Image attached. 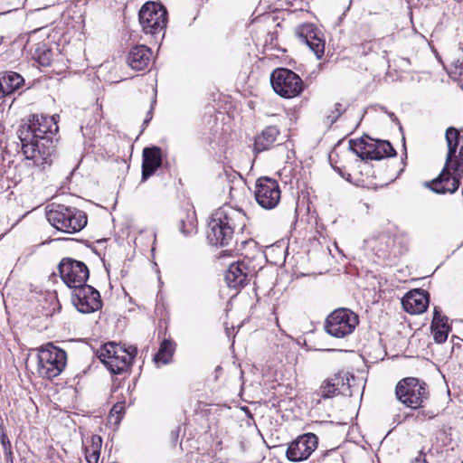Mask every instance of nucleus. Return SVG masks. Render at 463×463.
<instances>
[{
  "mask_svg": "<svg viewBox=\"0 0 463 463\" xmlns=\"http://www.w3.org/2000/svg\"><path fill=\"white\" fill-rule=\"evenodd\" d=\"M270 82L274 91L285 99L295 98L304 90L302 79L286 68L274 70L270 75Z\"/></svg>",
  "mask_w": 463,
  "mask_h": 463,
  "instance_id": "obj_7",
  "label": "nucleus"
},
{
  "mask_svg": "<svg viewBox=\"0 0 463 463\" xmlns=\"http://www.w3.org/2000/svg\"><path fill=\"white\" fill-rule=\"evenodd\" d=\"M156 103V99H154L152 101V105H151V108L149 109V111L147 112L146 114V118L144 119L143 121V126L146 127L148 125V123L151 121L152 118H153V105Z\"/></svg>",
  "mask_w": 463,
  "mask_h": 463,
  "instance_id": "obj_35",
  "label": "nucleus"
},
{
  "mask_svg": "<svg viewBox=\"0 0 463 463\" xmlns=\"http://www.w3.org/2000/svg\"><path fill=\"white\" fill-rule=\"evenodd\" d=\"M297 35L299 41L305 43L315 53L317 59H321L325 52V41L319 36L318 30L314 24H307L298 27Z\"/></svg>",
  "mask_w": 463,
  "mask_h": 463,
  "instance_id": "obj_14",
  "label": "nucleus"
},
{
  "mask_svg": "<svg viewBox=\"0 0 463 463\" xmlns=\"http://www.w3.org/2000/svg\"><path fill=\"white\" fill-rule=\"evenodd\" d=\"M102 445V439L99 435H92L90 437V444L84 447L85 458L87 463H98L100 449Z\"/></svg>",
  "mask_w": 463,
  "mask_h": 463,
  "instance_id": "obj_25",
  "label": "nucleus"
},
{
  "mask_svg": "<svg viewBox=\"0 0 463 463\" xmlns=\"http://www.w3.org/2000/svg\"><path fill=\"white\" fill-rule=\"evenodd\" d=\"M72 303L83 314L99 310L102 304L99 292L90 285H83L72 290Z\"/></svg>",
  "mask_w": 463,
  "mask_h": 463,
  "instance_id": "obj_11",
  "label": "nucleus"
},
{
  "mask_svg": "<svg viewBox=\"0 0 463 463\" xmlns=\"http://www.w3.org/2000/svg\"><path fill=\"white\" fill-rule=\"evenodd\" d=\"M96 354L111 373L120 374L131 366L137 354V348L134 345L126 347L115 342H108L97 350Z\"/></svg>",
  "mask_w": 463,
  "mask_h": 463,
  "instance_id": "obj_4",
  "label": "nucleus"
},
{
  "mask_svg": "<svg viewBox=\"0 0 463 463\" xmlns=\"http://www.w3.org/2000/svg\"><path fill=\"white\" fill-rule=\"evenodd\" d=\"M445 137L448 146V153L444 166L440 174L436 177V183H438V184L448 181L449 177V165L451 162H453L454 157H456V153L459 146L460 132L458 129L450 127L446 130Z\"/></svg>",
  "mask_w": 463,
  "mask_h": 463,
  "instance_id": "obj_15",
  "label": "nucleus"
},
{
  "mask_svg": "<svg viewBox=\"0 0 463 463\" xmlns=\"http://www.w3.org/2000/svg\"><path fill=\"white\" fill-rule=\"evenodd\" d=\"M395 394L402 404L413 410L423 407L429 398L427 384L415 377L401 380L396 385Z\"/></svg>",
  "mask_w": 463,
  "mask_h": 463,
  "instance_id": "obj_5",
  "label": "nucleus"
},
{
  "mask_svg": "<svg viewBox=\"0 0 463 463\" xmlns=\"http://www.w3.org/2000/svg\"><path fill=\"white\" fill-rule=\"evenodd\" d=\"M179 230L184 236H190L196 232V224L194 214H187L186 220L181 219L179 222Z\"/></svg>",
  "mask_w": 463,
  "mask_h": 463,
  "instance_id": "obj_28",
  "label": "nucleus"
},
{
  "mask_svg": "<svg viewBox=\"0 0 463 463\" xmlns=\"http://www.w3.org/2000/svg\"><path fill=\"white\" fill-rule=\"evenodd\" d=\"M124 409V405L122 403H116L113 408L111 409V412L113 413H117V414H119L122 410Z\"/></svg>",
  "mask_w": 463,
  "mask_h": 463,
  "instance_id": "obj_36",
  "label": "nucleus"
},
{
  "mask_svg": "<svg viewBox=\"0 0 463 463\" xmlns=\"http://www.w3.org/2000/svg\"><path fill=\"white\" fill-rule=\"evenodd\" d=\"M383 39H374L371 41H364L361 43L359 50L363 55H368L370 52H373L376 48H380L383 43Z\"/></svg>",
  "mask_w": 463,
  "mask_h": 463,
  "instance_id": "obj_31",
  "label": "nucleus"
},
{
  "mask_svg": "<svg viewBox=\"0 0 463 463\" xmlns=\"http://www.w3.org/2000/svg\"><path fill=\"white\" fill-rule=\"evenodd\" d=\"M379 241H380L381 242H385V243H389V242H392V240L390 237H387V236H381V237L379 238Z\"/></svg>",
  "mask_w": 463,
  "mask_h": 463,
  "instance_id": "obj_38",
  "label": "nucleus"
},
{
  "mask_svg": "<svg viewBox=\"0 0 463 463\" xmlns=\"http://www.w3.org/2000/svg\"><path fill=\"white\" fill-rule=\"evenodd\" d=\"M250 275V269L244 261L233 262L229 266L225 274L227 285L232 288H240L243 287Z\"/></svg>",
  "mask_w": 463,
  "mask_h": 463,
  "instance_id": "obj_18",
  "label": "nucleus"
},
{
  "mask_svg": "<svg viewBox=\"0 0 463 463\" xmlns=\"http://www.w3.org/2000/svg\"><path fill=\"white\" fill-rule=\"evenodd\" d=\"M347 106L343 103L336 102L334 108L330 109L326 116V123L329 126L336 122L340 116L345 112Z\"/></svg>",
  "mask_w": 463,
  "mask_h": 463,
  "instance_id": "obj_29",
  "label": "nucleus"
},
{
  "mask_svg": "<svg viewBox=\"0 0 463 463\" xmlns=\"http://www.w3.org/2000/svg\"><path fill=\"white\" fill-rule=\"evenodd\" d=\"M369 137H362L356 140H350L349 147L361 159L369 160L371 146H369Z\"/></svg>",
  "mask_w": 463,
  "mask_h": 463,
  "instance_id": "obj_27",
  "label": "nucleus"
},
{
  "mask_svg": "<svg viewBox=\"0 0 463 463\" xmlns=\"http://www.w3.org/2000/svg\"><path fill=\"white\" fill-rule=\"evenodd\" d=\"M58 269L61 280L72 290L85 285L90 275L85 263L70 258L62 259Z\"/></svg>",
  "mask_w": 463,
  "mask_h": 463,
  "instance_id": "obj_10",
  "label": "nucleus"
},
{
  "mask_svg": "<svg viewBox=\"0 0 463 463\" xmlns=\"http://www.w3.org/2000/svg\"><path fill=\"white\" fill-rule=\"evenodd\" d=\"M56 117L58 116L32 115L17 130L25 158L43 169L52 163L53 137L58 131Z\"/></svg>",
  "mask_w": 463,
  "mask_h": 463,
  "instance_id": "obj_1",
  "label": "nucleus"
},
{
  "mask_svg": "<svg viewBox=\"0 0 463 463\" xmlns=\"http://www.w3.org/2000/svg\"><path fill=\"white\" fill-rule=\"evenodd\" d=\"M317 437L313 433L299 436L288 445L287 458L295 462L305 460L317 449Z\"/></svg>",
  "mask_w": 463,
  "mask_h": 463,
  "instance_id": "obj_13",
  "label": "nucleus"
},
{
  "mask_svg": "<svg viewBox=\"0 0 463 463\" xmlns=\"http://www.w3.org/2000/svg\"><path fill=\"white\" fill-rule=\"evenodd\" d=\"M8 3L14 6V9H16L23 5V0H9Z\"/></svg>",
  "mask_w": 463,
  "mask_h": 463,
  "instance_id": "obj_37",
  "label": "nucleus"
},
{
  "mask_svg": "<svg viewBox=\"0 0 463 463\" xmlns=\"http://www.w3.org/2000/svg\"><path fill=\"white\" fill-rule=\"evenodd\" d=\"M46 217L52 226L65 233L78 232L87 224V216L84 212L63 204H49Z\"/></svg>",
  "mask_w": 463,
  "mask_h": 463,
  "instance_id": "obj_3",
  "label": "nucleus"
},
{
  "mask_svg": "<svg viewBox=\"0 0 463 463\" xmlns=\"http://www.w3.org/2000/svg\"><path fill=\"white\" fill-rule=\"evenodd\" d=\"M279 130L275 126L267 127L259 136L256 137L254 142L255 150L258 152L269 149L277 141Z\"/></svg>",
  "mask_w": 463,
  "mask_h": 463,
  "instance_id": "obj_23",
  "label": "nucleus"
},
{
  "mask_svg": "<svg viewBox=\"0 0 463 463\" xmlns=\"http://www.w3.org/2000/svg\"><path fill=\"white\" fill-rule=\"evenodd\" d=\"M449 74L453 78H463V59H458L452 63Z\"/></svg>",
  "mask_w": 463,
  "mask_h": 463,
  "instance_id": "obj_33",
  "label": "nucleus"
},
{
  "mask_svg": "<svg viewBox=\"0 0 463 463\" xmlns=\"http://www.w3.org/2000/svg\"><path fill=\"white\" fill-rule=\"evenodd\" d=\"M402 307L410 314L423 313L429 305V294L422 289H416L408 293L402 298Z\"/></svg>",
  "mask_w": 463,
  "mask_h": 463,
  "instance_id": "obj_17",
  "label": "nucleus"
},
{
  "mask_svg": "<svg viewBox=\"0 0 463 463\" xmlns=\"http://www.w3.org/2000/svg\"><path fill=\"white\" fill-rule=\"evenodd\" d=\"M280 194L279 184L274 179L260 177L257 180L255 198L262 208H275L279 203Z\"/></svg>",
  "mask_w": 463,
  "mask_h": 463,
  "instance_id": "obj_12",
  "label": "nucleus"
},
{
  "mask_svg": "<svg viewBox=\"0 0 463 463\" xmlns=\"http://www.w3.org/2000/svg\"><path fill=\"white\" fill-rule=\"evenodd\" d=\"M450 326L448 324V317L441 316L438 307L434 308L433 319L431 323V332L433 339L437 344H443L446 342Z\"/></svg>",
  "mask_w": 463,
  "mask_h": 463,
  "instance_id": "obj_20",
  "label": "nucleus"
},
{
  "mask_svg": "<svg viewBox=\"0 0 463 463\" xmlns=\"http://www.w3.org/2000/svg\"><path fill=\"white\" fill-rule=\"evenodd\" d=\"M411 463H428L426 455L422 451H420L418 455L411 460Z\"/></svg>",
  "mask_w": 463,
  "mask_h": 463,
  "instance_id": "obj_34",
  "label": "nucleus"
},
{
  "mask_svg": "<svg viewBox=\"0 0 463 463\" xmlns=\"http://www.w3.org/2000/svg\"><path fill=\"white\" fill-rule=\"evenodd\" d=\"M175 345L173 341L165 339L159 347L158 352L154 357L156 363H162L163 364H167L171 362L174 352H175Z\"/></svg>",
  "mask_w": 463,
  "mask_h": 463,
  "instance_id": "obj_26",
  "label": "nucleus"
},
{
  "mask_svg": "<svg viewBox=\"0 0 463 463\" xmlns=\"http://www.w3.org/2000/svg\"><path fill=\"white\" fill-rule=\"evenodd\" d=\"M24 82L17 72L5 71L0 76V96L5 97L20 89Z\"/></svg>",
  "mask_w": 463,
  "mask_h": 463,
  "instance_id": "obj_21",
  "label": "nucleus"
},
{
  "mask_svg": "<svg viewBox=\"0 0 463 463\" xmlns=\"http://www.w3.org/2000/svg\"><path fill=\"white\" fill-rule=\"evenodd\" d=\"M151 50L145 45L133 47L128 56V63L137 71L144 70L150 62Z\"/></svg>",
  "mask_w": 463,
  "mask_h": 463,
  "instance_id": "obj_19",
  "label": "nucleus"
},
{
  "mask_svg": "<svg viewBox=\"0 0 463 463\" xmlns=\"http://www.w3.org/2000/svg\"><path fill=\"white\" fill-rule=\"evenodd\" d=\"M52 52L47 49L45 44L38 46L35 50L33 57L43 66H48L52 61Z\"/></svg>",
  "mask_w": 463,
  "mask_h": 463,
  "instance_id": "obj_30",
  "label": "nucleus"
},
{
  "mask_svg": "<svg viewBox=\"0 0 463 463\" xmlns=\"http://www.w3.org/2000/svg\"><path fill=\"white\" fill-rule=\"evenodd\" d=\"M340 385H345V376L340 373L335 374L333 377H330L322 383L316 394L323 399L334 397L335 394L339 393Z\"/></svg>",
  "mask_w": 463,
  "mask_h": 463,
  "instance_id": "obj_22",
  "label": "nucleus"
},
{
  "mask_svg": "<svg viewBox=\"0 0 463 463\" xmlns=\"http://www.w3.org/2000/svg\"><path fill=\"white\" fill-rule=\"evenodd\" d=\"M162 165V149L158 146L145 147L142 153V180H146Z\"/></svg>",
  "mask_w": 463,
  "mask_h": 463,
  "instance_id": "obj_16",
  "label": "nucleus"
},
{
  "mask_svg": "<svg viewBox=\"0 0 463 463\" xmlns=\"http://www.w3.org/2000/svg\"><path fill=\"white\" fill-rule=\"evenodd\" d=\"M0 441L4 453L7 458H12V445L7 437L4 425H0Z\"/></svg>",
  "mask_w": 463,
  "mask_h": 463,
  "instance_id": "obj_32",
  "label": "nucleus"
},
{
  "mask_svg": "<svg viewBox=\"0 0 463 463\" xmlns=\"http://www.w3.org/2000/svg\"><path fill=\"white\" fill-rule=\"evenodd\" d=\"M359 323L358 316L348 308L333 311L326 318V331L336 338H344L352 334Z\"/></svg>",
  "mask_w": 463,
  "mask_h": 463,
  "instance_id": "obj_8",
  "label": "nucleus"
},
{
  "mask_svg": "<svg viewBox=\"0 0 463 463\" xmlns=\"http://www.w3.org/2000/svg\"><path fill=\"white\" fill-rule=\"evenodd\" d=\"M66 362V352L49 344L38 352V373L43 378L52 379L61 373Z\"/></svg>",
  "mask_w": 463,
  "mask_h": 463,
  "instance_id": "obj_6",
  "label": "nucleus"
},
{
  "mask_svg": "<svg viewBox=\"0 0 463 463\" xmlns=\"http://www.w3.org/2000/svg\"><path fill=\"white\" fill-rule=\"evenodd\" d=\"M246 215L240 210L224 204L211 216L207 239L212 245L227 246L233 238L236 228L245 226Z\"/></svg>",
  "mask_w": 463,
  "mask_h": 463,
  "instance_id": "obj_2",
  "label": "nucleus"
},
{
  "mask_svg": "<svg viewBox=\"0 0 463 463\" xmlns=\"http://www.w3.org/2000/svg\"><path fill=\"white\" fill-rule=\"evenodd\" d=\"M369 146H371L369 160H381L396 155L394 148L389 141L370 138Z\"/></svg>",
  "mask_w": 463,
  "mask_h": 463,
  "instance_id": "obj_24",
  "label": "nucleus"
},
{
  "mask_svg": "<svg viewBox=\"0 0 463 463\" xmlns=\"http://www.w3.org/2000/svg\"><path fill=\"white\" fill-rule=\"evenodd\" d=\"M378 251H379V252H382V254H383V255H385V253H386V251H387V250H383V249H379V250H378Z\"/></svg>",
  "mask_w": 463,
  "mask_h": 463,
  "instance_id": "obj_39",
  "label": "nucleus"
},
{
  "mask_svg": "<svg viewBox=\"0 0 463 463\" xmlns=\"http://www.w3.org/2000/svg\"><path fill=\"white\" fill-rule=\"evenodd\" d=\"M139 22L146 33L156 34L163 31L167 23V11L160 4L146 2L140 9Z\"/></svg>",
  "mask_w": 463,
  "mask_h": 463,
  "instance_id": "obj_9",
  "label": "nucleus"
}]
</instances>
